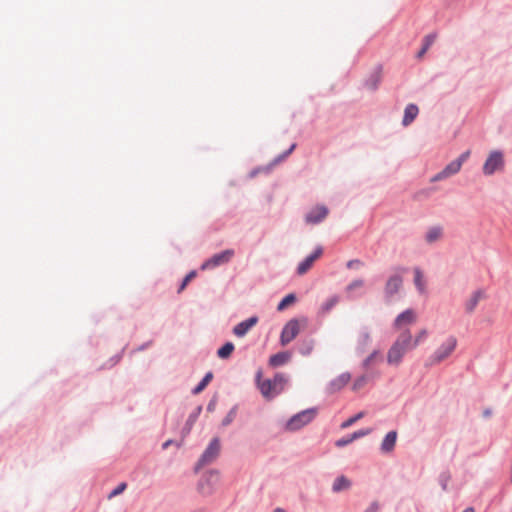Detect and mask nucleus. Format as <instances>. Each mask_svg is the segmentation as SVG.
<instances>
[{
    "label": "nucleus",
    "mask_w": 512,
    "mask_h": 512,
    "mask_svg": "<svg viewBox=\"0 0 512 512\" xmlns=\"http://www.w3.org/2000/svg\"><path fill=\"white\" fill-rule=\"evenodd\" d=\"M456 346L457 339L454 336H449L431 355V363L439 364L447 359L454 352Z\"/></svg>",
    "instance_id": "nucleus-4"
},
{
    "label": "nucleus",
    "mask_w": 512,
    "mask_h": 512,
    "mask_svg": "<svg viewBox=\"0 0 512 512\" xmlns=\"http://www.w3.org/2000/svg\"><path fill=\"white\" fill-rule=\"evenodd\" d=\"M351 378L352 376L349 372L338 375L329 382L327 386L328 393L333 394L339 392L351 381Z\"/></svg>",
    "instance_id": "nucleus-12"
},
{
    "label": "nucleus",
    "mask_w": 512,
    "mask_h": 512,
    "mask_svg": "<svg viewBox=\"0 0 512 512\" xmlns=\"http://www.w3.org/2000/svg\"><path fill=\"white\" fill-rule=\"evenodd\" d=\"M436 38H437L436 33H430L424 37L423 43L428 46H431L435 42Z\"/></svg>",
    "instance_id": "nucleus-36"
},
{
    "label": "nucleus",
    "mask_w": 512,
    "mask_h": 512,
    "mask_svg": "<svg viewBox=\"0 0 512 512\" xmlns=\"http://www.w3.org/2000/svg\"><path fill=\"white\" fill-rule=\"evenodd\" d=\"M219 453L220 441L218 438H214L203 452L201 458L197 463L196 469H200L201 467L212 463L218 457Z\"/></svg>",
    "instance_id": "nucleus-8"
},
{
    "label": "nucleus",
    "mask_w": 512,
    "mask_h": 512,
    "mask_svg": "<svg viewBox=\"0 0 512 512\" xmlns=\"http://www.w3.org/2000/svg\"><path fill=\"white\" fill-rule=\"evenodd\" d=\"M274 512H286V511L284 509H282V508H276L274 510Z\"/></svg>",
    "instance_id": "nucleus-45"
},
{
    "label": "nucleus",
    "mask_w": 512,
    "mask_h": 512,
    "mask_svg": "<svg viewBox=\"0 0 512 512\" xmlns=\"http://www.w3.org/2000/svg\"><path fill=\"white\" fill-rule=\"evenodd\" d=\"M213 374L211 372L207 373L204 378L200 381V383L194 388L193 392L194 394H199L202 392L206 386L209 384V382L212 380Z\"/></svg>",
    "instance_id": "nucleus-27"
},
{
    "label": "nucleus",
    "mask_w": 512,
    "mask_h": 512,
    "mask_svg": "<svg viewBox=\"0 0 512 512\" xmlns=\"http://www.w3.org/2000/svg\"><path fill=\"white\" fill-rule=\"evenodd\" d=\"M428 330L426 328L420 329L415 336H413V343L417 348L428 337Z\"/></svg>",
    "instance_id": "nucleus-28"
},
{
    "label": "nucleus",
    "mask_w": 512,
    "mask_h": 512,
    "mask_svg": "<svg viewBox=\"0 0 512 512\" xmlns=\"http://www.w3.org/2000/svg\"><path fill=\"white\" fill-rule=\"evenodd\" d=\"M350 486L351 481L347 477L341 475L334 480L332 485V491L334 493H339L341 491L349 489Z\"/></svg>",
    "instance_id": "nucleus-21"
},
{
    "label": "nucleus",
    "mask_w": 512,
    "mask_h": 512,
    "mask_svg": "<svg viewBox=\"0 0 512 512\" xmlns=\"http://www.w3.org/2000/svg\"><path fill=\"white\" fill-rule=\"evenodd\" d=\"M369 380H370V378L367 374H363V375L357 377L352 383V386H351L352 391H354V392L359 391L369 382Z\"/></svg>",
    "instance_id": "nucleus-25"
},
{
    "label": "nucleus",
    "mask_w": 512,
    "mask_h": 512,
    "mask_svg": "<svg viewBox=\"0 0 512 512\" xmlns=\"http://www.w3.org/2000/svg\"><path fill=\"white\" fill-rule=\"evenodd\" d=\"M490 414H491V412H490L489 410H486V411L484 412V416H486V417L490 416Z\"/></svg>",
    "instance_id": "nucleus-47"
},
{
    "label": "nucleus",
    "mask_w": 512,
    "mask_h": 512,
    "mask_svg": "<svg viewBox=\"0 0 512 512\" xmlns=\"http://www.w3.org/2000/svg\"><path fill=\"white\" fill-rule=\"evenodd\" d=\"M470 152L466 151L462 153L457 159L450 162L442 171L437 173L431 181H440L446 179L452 175L458 173L463 165V163L469 158Z\"/></svg>",
    "instance_id": "nucleus-5"
},
{
    "label": "nucleus",
    "mask_w": 512,
    "mask_h": 512,
    "mask_svg": "<svg viewBox=\"0 0 512 512\" xmlns=\"http://www.w3.org/2000/svg\"><path fill=\"white\" fill-rule=\"evenodd\" d=\"M426 53L425 49H421L418 54H417V57L418 58H422L424 56V54Z\"/></svg>",
    "instance_id": "nucleus-41"
},
{
    "label": "nucleus",
    "mask_w": 512,
    "mask_h": 512,
    "mask_svg": "<svg viewBox=\"0 0 512 512\" xmlns=\"http://www.w3.org/2000/svg\"><path fill=\"white\" fill-rule=\"evenodd\" d=\"M234 351V344L232 342L225 343L221 348L217 351V356L221 359H227L231 356Z\"/></svg>",
    "instance_id": "nucleus-24"
},
{
    "label": "nucleus",
    "mask_w": 512,
    "mask_h": 512,
    "mask_svg": "<svg viewBox=\"0 0 512 512\" xmlns=\"http://www.w3.org/2000/svg\"><path fill=\"white\" fill-rule=\"evenodd\" d=\"M442 236V228L435 226L429 228V230L426 233L425 239L428 243H433L438 241Z\"/></svg>",
    "instance_id": "nucleus-23"
},
{
    "label": "nucleus",
    "mask_w": 512,
    "mask_h": 512,
    "mask_svg": "<svg viewBox=\"0 0 512 512\" xmlns=\"http://www.w3.org/2000/svg\"><path fill=\"white\" fill-rule=\"evenodd\" d=\"M296 301V297L294 294H288L286 295L278 304L277 309L279 311L284 310L289 305L293 304Z\"/></svg>",
    "instance_id": "nucleus-29"
},
{
    "label": "nucleus",
    "mask_w": 512,
    "mask_h": 512,
    "mask_svg": "<svg viewBox=\"0 0 512 512\" xmlns=\"http://www.w3.org/2000/svg\"><path fill=\"white\" fill-rule=\"evenodd\" d=\"M235 416H236L235 409H231L229 411V413L226 415V417L223 419L222 425L223 426L229 425L234 420Z\"/></svg>",
    "instance_id": "nucleus-35"
},
{
    "label": "nucleus",
    "mask_w": 512,
    "mask_h": 512,
    "mask_svg": "<svg viewBox=\"0 0 512 512\" xmlns=\"http://www.w3.org/2000/svg\"><path fill=\"white\" fill-rule=\"evenodd\" d=\"M396 440H397V432L396 431L388 432L381 443V451L384 453L392 452L394 450Z\"/></svg>",
    "instance_id": "nucleus-18"
},
{
    "label": "nucleus",
    "mask_w": 512,
    "mask_h": 512,
    "mask_svg": "<svg viewBox=\"0 0 512 512\" xmlns=\"http://www.w3.org/2000/svg\"><path fill=\"white\" fill-rule=\"evenodd\" d=\"M416 349L413 343L411 330H404L399 333L393 344L387 351L386 360L391 366H399L408 351Z\"/></svg>",
    "instance_id": "nucleus-1"
},
{
    "label": "nucleus",
    "mask_w": 512,
    "mask_h": 512,
    "mask_svg": "<svg viewBox=\"0 0 512 512\" xmlns=\"http://www.w3.org/2000/svg\"><path fill=\"white\" fill-rule=\"evenodd\" d=\"M417 318V313L413 309H406L395 318L393 328L399 332L410 330L409 326L416 323Z\"/></svg>",
    "instance_id": "nucleus-7"
},
{
    "label": "nucleus",
    "mask_w": 512,
    "mask_h": 512,
    "mask_svg": "<svg viewBox=\"0 0 512 512\" xmlns=\"http://www.w3.org/2000/svg\"><path fill=\"white\" fill-rule=\"evenodd\" d=\"M406 272L405 268H397L386 281L384 293L387 298H392L397 294L403 285V274Z\"/></svg>",
    "instance_id": "nucleus-6"
},
{
    "label": "nucleus",
    "mask_w": 512,
    "mask_h": 512,
    "mask_svg": "<svg viewBox=\"0 0 512 512\" xmlns=\"http://www.w3.org/2000/svg\"><path fill=\"white\" fill-rule=\"evenodd\" d=\"M301 329V323L297 319H292L286 323L283 327L280 342L282 346L289 344L299 334Z\"/></svg>",
    "instance_id": "nucleus-11"
},
{
    "label": "nucleus",
    "mask_w": 512,
    "mask_h": 512,
    "mask_svg": "<svg viewBox=\"0 0 512 512\" xmlns=\"http://www.w3.org/2000/svg\"><path fill=\"white\" fill-rule=\"evenodd\" d=\"M363 266V262L358 260V259H354V260H350L347 262V267L352 269V268H359V267H362Z\"/></svg>",
    "instance_id": "nucleus-39"
},
{
    "label": "nucleus",
    "mask_w": 512,
    "mask_h": 512,
    "mask_svg": "<svg viewBox=\"0 0 512 512\" xmlns=\"http://www.w3.org/2000/svg\"><path fill=\"white\" fill-rule=\"evenodd\" d=\"M463 512H475V510L473 507H468Z\"/></svg>",
    "instance_id": "nucleus-44"
},
{
    "label": "nucleus",
    "mask_w": 512,
    "mask_h": 512,
    "mask_svg": "<svg viewBox=\"0 0 512 512\" xmlns=\"http://www.w3.org/2000/svg\"><path fill=\"white\" fill-rule=\"evenodd\" d=\"M351 442H353V439L350 435L349 437H345V438H341V439L337 440L335 444L337 447H344V446L350 444Z\"/></svg>",
    "instance_id": "nucleus-38"
},
{
    "label": "nucleus",
    "mask_w": 512,
    "mask_h": 512,
    "mask_svg": "<svg viewBox=\"0 0 512 512\" xmlns=\"http://www.w3.org/2000/svg\"><path fill=\"white\" fill-rule=\"evenodd\" d=\"M256 384L261 395L266 400H272L281 394L287 384V378L282 373H277L271 379H262V372L256 374Z\"/></svg>",
    "instance_id": "nucleus-2"
},
{
    "label": "nucleus",
    "mask_w": 512,
    "mask_h": 512,
    "mask_svg": "<svg viewBox=\"0 0 512 512\" xmlns=\"http://www.w3.org/2000/svg\"><path fill=\"white\" fill-rule=\"evenodd\" d=\"M170 444H171V440L166 441V442L163 444V448H164V449H166Z\"/></svg>",
    "instance_id": "nucleus-43"
},
{
    "label": "nucleus",
    "mask_w": 512,
    "mask_h": 512,
    "mask_svg": "<svg viewBox=\"0 0 512 512\" xmlns=\"http://www.w3.org/2000/svg\"><path fill=\"white\" fill-rule=\"evenodd\" d=\"M328 215V209L327 207L323 205H319L311 209L306 217L305 220L309 224H317L324 220Z\"/></svg>",
    "instance_id": "nucleus-15"
},
{
    "label": "nucleus",
    "mask_w": 512,
    "mask_h": 512,
    "mask_svg": "<svg viewBox=\"0 0 512 512\" xmlns=\"http://www.w3.org/2000/svg\"><path fill=\"white\" fill-rule=\"evenodd\" d=\"M127 487L126 483H120L111 493L108 495V498L111 499L119 494H121Z\"/></svg>",
    "instance_id": "nucleus-34"
},
{
    "label": "nucleus",
    "mask_w": 512,
    "mask_h": 512,
    "mask_svg": "<svg viewBox=\"0 0 512 512\" xmlns=\"http://www.w3.org/2000/svg\"><path fill=\"white\" fill-rule=\"evenodd\" d=\"M311 350H312V345H309V346L305 347V349H302L301 353L303 355H308L311 352Z\"/></svg>",
    "instance_id": "nucleus-40"
},
{
    "label": "nucleus",
    "mask_w": 512,
    "mask_h": 512,
    "mask_svg": "<svg viewBox=\"0 0 512 512\" xmlns=\"http://www.w3.org/2000/svg\"><path fill=\"white\" fill-rule=\"evenodd\" d=\"M257 322L258 317L256 316L250 317L240 322L233 328L234 335L239 338L244 337L248 331L257 324Z\"/></svg>",
    "instance_id": "nucleus-16"
},
{
    "label": "nucleus",
    "mask_w": 512,
    "mask_h": 512,
    "mask_svg": "<svg viewBox=\"0 0 512 512\" xmlns=\"http://www.w3.org/2000/svg\"><path fill=\"white\" fill-rule=\"evenodd\" d=\"M317 410L306 409L291 417L286 423V430L296 431L309 424L316 416Z\"/></svg>",
    "instance_id": "nucleus-3"
},
{
    "label": "nucleus",
    "mask_w": 512,
    "mask_h": 512,
    "mask_svg": "<svg viewBox=\"0 0 512 512\" xmlns=\"http://www.w3.org/2000/svg\"><path fill=\"white\" fill-rule=\"evenodd\" d=\"M296 145L295 144H292V146L289 148V150L285 153V155H289L294 149H295Z\"/></svg>",
    "instance_id": "nucleus-42"
},
{
    "label": "nucleus",
    "mask_w": 512,
    "mask_h": 512,
    "mask_svg": "<svg viewBox=\"0 0 512 512\" xmlns=\"http://www.w3.org/2000/svg\"><path fill=\"white\" fill-rule=\"evenodd\" d=\"M234 256V250L227 249L220 253L213 255L211 258L206 260L202 265V270L214 269L218 266L228 263Z\"/></svg>",
    "instance_id": "nucleus-10"
},
{
    "label": "nucleus",
    "mask_w": 512,
    "mask_h": 512,
    "mask_svg": "<svg viewBox=\"0 0 512 512\" xmlns=\"http://www.w3.org/2000/svg\"><path fill=\"white\" fill-rule=\"evenodd\" d=\"M414 283L420 293H424L426 283L422 271L419 268L414 269Z\"/></svg>",
    "instance_id": "nucleus-22"
},
{
    "label": "nucleus",
    "mask_w": 512,
    "mask_h": 512,
    "mask_svg": "<svg viewBox=\"0 0 512 512\" xmlns=\"http://www.w3.org/2000/svg\"><path fill=\"white\" fill-rule=\"evenodd\" d=\"M339 302V296H332L322 305V312L327 313Z\"/></svg>",
    "instance_id": "nucleus-30"
},
{
    "label": "nucleus",
    "mask_w": 512,
    "mask_h": 512,
    "mask_svg": "<svg viewBox=\"0 0 512 512\" xmlns=\"http://www.w3.org/2000/svg\"><path fill=\"white\" fill-rule=\"evenodd\" d=\"M418 113H419V109L415 104L407 105L405 108V111H404L402 124L404 126L410 125L415 120Z\"/></svg>",
    "instance_id": "nucleus-19"
},
{
    "label": "nucleus",
    "mask_w": 512,
    "mask_h": 512,
    "mask_svg": "<svg viewBox=\"0 0 512 512\" xmlns=\"http://www.w3.org/2000/svg\"><path fill=\"white\" fill-rule=\"evenodd\" d=\"M378 360H380V352L378 350H375L364 359L362 363L363 368L369 369Z\"/></svg>",
    "instance_id": "nucleus-26"
},
{
    "label": "nucleus",
    "mask_w": 512,
    "mask_h": 512,
    "mask_svg": "<svg viewBox=\"0 0 512 512\" xmlns=\"http://www.w3.org/2000/svg\"><path fill=\"white\" fill-rule=\"evenodd\" d=\"M196 277V272L195 271H191L190 273H188L185 278L183 279L182 281V284L180 285L179 289H178V293H181L185 287L187 286V284L193 279Z\"/></svg>",
    "instance_id": "nucleus-33"
},
{
    "label": "nucleus",
    "mask_w": 512,
    "mask_h": 512,
    "mask_svg": "<svg viewBox=\"0 0 512 512\" xmlns=\"http://www.w3.org/2000/svg\"><path fill=\"white\" fill-rule=\"evenodd\" d=\"M504 158L500 151H493L489 154L483 165V173L485 175H492L496 171L503 169Z\"/></svg>",
    "instance_id": "nucleus-9"
},
{
    "label": "nucleus",
    "mask_w": 512,
    "mask_h": 512,
    "mask_svg": "<svg viewBox=\"0 0 512 512\" xmlns=\"http://www.w3.org/2000/svg\"><path fill=\"white\" fill-rule=\"evenodd\" d=\"M429 48H430V46H428V45H426V44H424V43H423V47H422V49H425V51L427 52V50H428Z\"/></svg>",
    "instance_id": "nucleus-46"
},
{
    "label": "nucleus",
    "mask_w": 512,
    "mask_h": 512,
    "mask_svg": "<svg viewBox=\"0 0 512 512\" xmlns=\"http://www.w3.org/2000/svg\"><path fill=\"white\" fill-rule=\"evenodd\" d=\"M370 432H371V429L358 430V431L354 432V433L351 435V437H352V439H353V441H354V440H356V439H359V438H361V437H364V436L368 435Z\"/></svg>",
    "instance_id": "nucleus-37"
},
{
    "label": "nucleus",
    "mask_w": 512,
    "mask_h": 512,
    "mask_svg": "<svg viewBox=\"0 0 512 512\" xmlns=\"http://www.w3.org/2000/svg\"><path fill=\"white\" fill-rule=\"evenodd\" d=\"M365 415V412L361 411L359 413H357L356 415H354L353 417H350L349 419H347L346 421H344L342 424H341V428L345 429V428H348L350 427L351 425H353L356 421L360 420L361 418H363Z\"/></svg>",
    "instance_id": "nucleus-31"
},
{
    "label": "nucleus",
    "mask_w": 512,
    "mask_h": 512,
    "mask_svg": "<svg viewBox=\"0 0 512 512\" xmlns=\"http://www.w3.org/2000/svg\"><path fill=\"white\" fill-rule=\"evenodd\" d=\"M322 254H323V248L320 246L317 247L311 255H309L301 263H299V265L297 267L298 275H304L305 273H307L313 266L314 262L317 259H319Z\"/></svg>",
    "instance_id": "nucleus-14"
},
{
    "label": "nucleus",
    "mask_w": 512,
    "mask_h": 512,
    "mask_svg": "<svg viewBox=\"0 0 512 512\" xmlns=\"http://www.w3.org/2000/svg\"><path fill=\"white\" fill-rule=\"evenodd\" d=\"M485 298V293L482 290L473 292L465 303V309L468 313H472L477 307L478 303Z\"/></svg>",
    "instance_id": "nucleus-17"
},
{
    "label": "nucleus",
    "mask_w": 512,
    "mask_h": 512,
    "mask_svg": "<svg viewBox=\"0 0 512 512\" xmlns=\"http://www.w3.org/2000/svg\"><path fill=\"white\" fill-rule=\"evenodd\" d=\"M219 475L216 471H210L206 478L199 483L198 490L203 495H211L214 490V485L218 481Z\"/></svg>",
    "instance_id": "nucleus-13"
},
{
    "label": "nucleus",
    "mask_w": 512,
    "mask_h": 512,
    "mask_svg": "<svg viewBox=\"0 0 512 512\" xmlns=\"http://www.w3.org/2000/svg\"><path fill=\"white\" fill-rule=\"evenodd\" d=\"M306 322H307V321H306L305 319H303V320H302V324H303V325H306Z\"/></svg>",
    "instance_id": "nucleus-48"
},
{
    "label": "nucleus",
    "mask_w": 512,
    "mask_h": 512,
    "mask_svg": "<svg viewBox=\"0 0 512 512\" xmlns=\"http://www.w3.org/2000/svg\"><path fill=\"white\" fill-rule=\"evenodd\" d=\"M364 286V280L362 279H356V280H353L350 284H348L346 286V292L347 293H351L353 292L354 290L356 289H360Z\"/></svg>",
    "instance_id": "nucleus-32"
},
{
    "label": "nucleus",
    "mask_w": 512,
    "mask_h": 512,
    "mask_svg": "<svg viewBox=\"0 0 512 512\" xmlns=\"http://www.w3.org/2000/svg\"><path fill=\"white\" fill-rule=\"evenodd\" d=\"M291 358L289 352H279L272 355L269 359V364L273 367H279L286 364Z\"/></svg>",
    "instance_id": "nucleus-20"
}]
</instances>
